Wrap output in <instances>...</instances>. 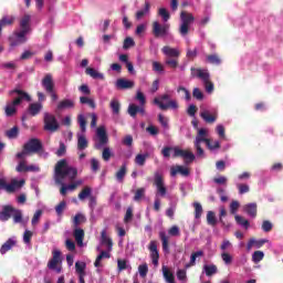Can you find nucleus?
Masks as SVG:
<instances>
[{"instance_id": "obj_1", "label": "nucleus", "mask_w": 283, "mask_h": 283, "mask_svg": "<svg viewBox=\"0 0 283 283\" xmlns=\"http://www.w3.org/2000/svg\"><path fill=\"white\" fill-rule=\"evenodd\" d=\"M78 176V170L74 167L67 166V160L61 159L55 165V182L62 185L60 189L61 196H67V186L63 182L65 178L69 180H74Z\"/></svg>"}, {"instance_id": "obj_2", "label": "nucleus", "mask_w": 283, "mask_h": 283, "mask_svg": "<svg viewBox=\"0 0 283 283\" xmlns=\"http://www.w3.org/2000/svg\"><path fill=\"white\" fill-rule=\"evenodd\" d=\"M171 151H174L172 158H185L186 163H193L196 160V155L190 150H182L178 147L166 146L161 149V155L164 158H170Z\"/></svg>"}, {"instance_id": "obj_3", "label": "nucleus", "mask_w": 283, "mask_h": 283, "mask_svg": "<svg viewBox=\"0 0 283 283\" xmlns=\"http://www.w3.org/2000/svg\"><path fill=\"white\" fill-rule=\"evenodd\" d=\"M190 76L192 78H200V81H202L206 92H208V94H211V92H213V82H211V74L209 73V70L191 67Z\"/></svg>"}, {"instance_id": "obj_4", "label": "nucleus", "mask_w": 283, "mask_h": 283, "mask_svg": "<svg viewBox=\"0 0 283 283\" xmlns=\"http://www.w3.org/2000/svg\"><path fill=\"white\" fill-rule=\"evenodd\" d=\"M154 104L159 107L163 112H167V109H178V101L171 99V95L165 93L159 97L154 98Z\"/></svg>"}, {"instance_id": "obj_5", "label": "nucleus", "mask_w": 283, "mask_h": 283, "mask_svg": "<svg viewBox=\"0 0 283 283\" xmlns=\"http://www.w3.org/2000/svg\"><path fill=\"white\" fill-rule=\"evenodd\" d=\"M23 185H25L24 179H21V180L12 179L11 182L8 184L6 178L0 177V189H4L7 193H14V191H17V189H21Z\"/></svg>"}, {"instance_id": "obj_6", "label": "nucleus", "mask_w": 283, "mask_h": 283, "mask_svg": "<svg viewBox=\"0 0 283 283\" xmlns=\"http://www.w3.org/2000/svg\"><path fill=\"white\" fill-rule=\"evenodd\" d=\"M180 20H181V25L179 28V32L181 36H187V34H189V24L193 23V21H196V18L193 17V14L187 11H181Z\"/></svg>"}, {"instance_id": "obj_7", "label": "nucleus", "mask_w": 283, "mask_h": 283, "mask_svg": "<svg viewBox=\"0 0 283 283\" xmlns=\"http://www.w3.org/2000/svg\"><path fill=\"white\" fill-rule=\"evenodd\" d=\"M43 123L44 132H51L52 134H54V132H59V120H56V116H54L53 114L44 113Z\"/></svg>"}, {"instance_id": "obj_8", "label": "nucleus", "mask_w": 283, "mask_h": 283, "mask_svg": "<svg viewBox=\"0 0 283 283\" xmlns=\"http://www.w3.org/2000/svg\"><path fill=\"white\" fill-rule=\"evenodd\" d=\"M171 25L169 23L160 24L158 21L153 22V34L155 39H163L169 35V29Z\"/></svg>"}, {"instance_id": "obj_9", "label": "nucleus", "mask_w": 283, "mask_h": 283, "mask_svg": "<svg viewBox=\"0 0 283 283\" xmlns=\"http://www.w3.org/2000/svg\"><path fill=\"white\" fill-rule=\"evenodd\" d=\"M154 185L157 187V193L165 198L167 196V187H165V177L160 170L154 172Z\"/></svg>"}, {"instance_id": "obj_10", "label": "nucleus", "mask_w": 283, "mask_h": 283, "mask_svg": "<svg viewBox=\"0 0 283 283\" xmlns=\"http://www.w3.org/2000/svg\"><path fill=\"white\" fill-rule=\"evenodd\" d=\"M14 94H17V97L11 102V105H19L20 103H23V101H27V103L32 101L30 94L23 90L14 88L9 92V96H14Z\"/></svg>"}, {"instance_id": "obj_11", "label": "nucleus", "mask_w": 283, "mask_h": 283, "mask_svg": "<svg viewBox=\"0 0 283 283\" xmlns=\"http://www.w3.org/2000/svg\"><path fill=\"white\" fill-rule=\"evenodd\" d=\"M31 22H32V17L30 14H24L20 19V22H19L20 31H17L20 36H23V34L28 36V34L32 32V27L30 25Z\"/></svg>"}, {"instance_id": "obj_12", "label": "nucleus", "mask_w": 283, "mask_h": 283, "mask_svg": "<svg viewBox=\"0 0 283 283\" xmlns=\"http://www.w3.org/2000/svg\"><path fill=\"white\" fill-rule=\"evenodd\" d=\"M23 148L29 154H39V151H43V143L39 138H31L23 145Z\"/></svg>"}, {"instance_id": "obj_13", "label": "nucleus", "mask_w": 283, "mask_h": 283, "mask_svg": "<svg viewBox=\"0 0 283 283\" xmlns=\"http://www.w3.org/2000/svg\"><path fill=\"white\" fill-rule=\"evenodd\" d=\"M96 136H97L98 142L94 144L95 149H101L102 147H105V145H107V143H109V137L107 136V130L103 126H99L96 129Z\"/></svg>"}, {"instance_id": "obj_14", "label": "nucleus", "mask_w": 283, "mask_h": 283, "mask_svg": "<svg viewBox=\"0 0 283 283\" xmlns=\"http://www.w3.org/2000/svg\"><path fill=\"white\" fill-rule=\"evenodd\" d=\"M52 259L48 263V269L51 271H57V273H61V269H57L59 262H61V251L60 250H53L52 252Z\"/></svg>"}, {"instance_id": "obj_15", "label": "nucleus", "mask_w": 283, "mask_h": 283, "mask_svg": "<svg viewBox=\"0 0 283 283\" xmlns=\"http://www.w3.org/2000/svg\"><path fill=\"white\" fill-rule=\"evenodd\" d=\"M28 41V38L23 34L20 35L18 31L13 32V36L9 38L10 48H17L19 45H23Z\"/></svg>"}, {"instance_id": "obj_16", "label": "nucleus", "mask_w": 283, "mask_h": 283, "mask_svg": "<svg viewBox=\"0 0 283 283\" xmlns=\"http://www.w3.org/2000/svg\"><path fill=\"white\" fill-rule=\"evenodd\" d=\"M148 249L150 251L153 264L158 266V260H160V254L158 253V243L156 241H150Z\"/></svg>"}, {"instance_id": "obj_17", "label": "nucleus", "mask_w": 283, "mask_h": 283, "mask_svg": "<svg viewBox=\"0 0 283 283\" xmlns=\"http://www.w3.org/2000/svg\"><path fill=\"white\" fill-rule=\"evenodd\" d=\"M14 212V207L7 205L2 207V211H0V221L8 222L12 218V213Z\"/></svg>"}, {"instance_id": "obj_18", "label": "nucleus", "mask_w": 283, "mask_h": 283, "mask_svg": "<svg viewBox=\"0 0 283 283\" xmlns=\"http://www.w3.org/2000/svg\"><path fill=\"white\" fill-rule=\"evenodd\" d=\"M163 54L166 59H180V50L174 49L169 45H166L161 49Z\"/></svg>"}, {"instance_id": "obj_19", "label": "nucleus", "mask_w": 283, "mask_h": 283, "mask_svg": "<svg viewBox=\"0 0 283 283\" xmlns=\"http://www.w3.org/2000/svg\"><path fill=\"white\" fill-rule=\"evenodd\" d=\"M200 117L205 120V123H208L209 125H213L216 120H218V112H214L211 114L209 111H202L200 113Z\"/></svg>"}, {"instance_id": "obj_20", "label": "nucleus", "mask_w": 283, "mask_h": 283, "mask_svg": "<svg viewBox=\"0 0 283 283\" xmlns=\"http://www.w3.org/2000/svg\"><path fill=\"white\" fill-rule=\"evenodd\" d=\"M15 171H18V174H23L28 171H39V167L34 165L28 166L25 165V160H21L19 165L15 167Z\"/></svg>"}, {"instance_id": "obj_21", "label": "nucleus", "mask_w": 283, "mask_h": 283, "mask_svg": "<svg viewBox=\"0 0 283 283\" xmlns=\"http://www.w3.org/2000/svg\"><path fill=\"white\" fill-rule=\"evenodd\" d=\"M42 87H44L48 94H52V92H54V80H52L50 74H46L42 80Z\"/></svg>"}, {"instance_id": "obj_22", "label": "nucleus", "mask_w": 283, "mask_h": 283, "mask_svg": "<svg viewBox=\"0 0 283 283\" xmlns=\"http://www.w3.org/2000/svg\"><path fill=\"white\" fill-rule=\"evenodd\" d=\"M209 138H207V129L200 128L198 130V134L195 139V146L202 145V143H206V145H209Z\"/></svg>"}, {"instance_id": "obj_23", "label": "nucleus", "mask_w": 283, "mask_h": 283, "mask_svg": "<svg viewBox=\"0 0 283 283\" xmlns=\"http://www.w3.org/2000/svg\"><path fill=\"white\" fill-rule=\"evenodd\" d=\"M134 81L126 80V78H118L116 81V87L117 90H132L134 88Z\"/></svg>"}, {"instance_id": "obj_24", "label": "nucleus", "mask_w": 283, "mask_h": 283, "mask_svg": "<svg viewBox=\"0 0 283 283\" xmlns=\"http://www.w3.org/2000/svg\"><path fill=\"white\" fill-rule=\"evenodd\" d=\"M180 174L181 176H189V168H185L184 166H174L170 168V176L175 177Z\"/></svg>"}, {"instance_id": "obj_25", "label": "nucleus", "mask_w": 283, "mask_h": 283, "mask_svg": "<svg viewBox=\"0 0 283 283\" xmlns=\"http://www.w3.org/2000/svg\"><path fill=\"white\" fill-rule=\"evenodd\" d=\"M73 235L75 238V242L80 247H83V240H85V230H83L81 228H75L73 231Z\"/></svg>"}, {"instance_id": "obj_26", "label": "nucleus", "mask_w": 283, "mask_h": 283, "mask_svg": "<svg viewBox=\"0 0 283 283\" xmlns=\"http://www.w3.org/2000/svg\"><path fill=\"white\" fill-rule=\"evenodd\" d=\"M150 10H151V4L149 3V1H146L144 4V9L136 12L135 19L137 21H140V19H143V17H147V14H149Z\"/></svg>"}, {"instance_id": "obj_27", "label": "nucleus", "mask_w": 283, "mask_h": 283, "mask_svg": "<svg viewBox=\"0 0 283 283\" xmlns=\"http://www.w3.org/2000/svg\"><path fill=\"white\" fill-rule=\"evenodd\" d=\"M266 244V239H261V240H255V239H250L247 245L248 251H251L253 247L256 249H262Z\"/></svg>"}, {"instance_id": "obj_28", "label": "nucleus", "mask_w": 283, "mask_h": 283, "mask_svg": "<svg viewBox=\"0 0 283 283\" xmlns=\"http://www.w3.org/2000/svg\"><path fill=\"white\" fill-rule=\"evenodd\" d=\"M243 211L248 213L251 218H255L258 216V203H248L243 207Z\"/></svg>"}, {"instance_id": "obj_29", "label": "nucleus", "mask_w": 283, "mask_h": 283, "mask_svg": "<svg viewBox=\"0 0 283 283\" xmlns=\"http://www.w3.org/2000/svg\"><path fill=\"white\" fill-rule=\"evenodd\" d=\"M164 279L167 283H176V276H174V272L169 270L167 266L161 268Z\"/></svg>"}, {"instance_id": "obj_30", "label": "nucleus", "mask_w": 283, "mask_h": 283, "mask_svg": "<svg viewBox=\"0 0 283 283\" xmlns=\"http://www.w3.org/2000/svg\"><path fill=\"white\" fill-rule=\"evenodd\" d=\"M125 176H127V164H123L120 168L115 174L117 182H124Z\"/></svg>"}, {"instance_id": "obj_31", "label": "nucleus", "mask_w": 283, "mask_h": 283, "mask_svg": "<svg viewBox=\"0 0 283 283\" xmlns=\"http://www.w3.org/2000/svg\"><path fill=\"white\" fill-rule=\"evenodd\" d=\"M90 147V142H87V137L85 135H77V149L83 151Z\"/></svg>"}, {"instance_id": "obj_32", "label": "nucleus", "mask_w": 283, "mask_h": 283, "mask_svg": "<svg viewBox=\"0 0 283 283\" xmlns=\"http://www.w3.org/2000/svg\"><path fill=\"white\" fill-rule=\"evenodd\" d=\"M17 245V241H14V239H9L6 243L2 244V247L0 248V253L1 255H6V253H8V251H10L12 249V247Z\"/></svg>"}, {"instance_id": "obj_33", "label": "nucleus", "mask_w": 283, "mask_h": 283, "mask_svg": "<svg viewBox=\"0 0 283 283\" xmlns=\"http://www.w3.org/2000/svg\"><path fill=\"white\" fill-rule=\"evenodd\" d=\"M159 238L161 240L164 253H169V237H167L166 232L161 231L159 232Z\"/></svg>"}, {"instance_id": "obj_34", "label": "nucleus", "mask_w": 283, "mask_h": 283, "mask_svg": "<svg viewBox=\"0 0 283 283\" xmlns=\"http://www.w3.org/2000/svg\"><path fill=\"white\" fill-rule=\"evenodd\" d=\"M85 74H87L92 78H99V81H105V75H103V73H99L95 69L86 67Z\"/></svg>"}, {"instance_id": "obj_35", "label": "nucleus", "mask_w": 283, "mask_h": 283, "mask_svg": "<svg viewBox=\"0 0 283 283\" xmlns=\"http://www.w3.org/2000/svg\"><path fill=\"white\" fill-rule=\"evenodd\" d=\"M85 222H87V218H85L83 213H76L73 218L74 229H77L81 224H85Z\"/></svg>"}, {"instance_id": "obj_36", "label": "nucleus", "mask_w": 283, "mask_h": 283, "mask_svg": "<svg viewBox=\"0 0 283 283\" xmlns=\"http://www.w3.org/2000/svg\"><path fill=\"white\" fill-rule=\"evenodd\" d=\"M149 158V153L145 154H137L135 157V164L139 167H145V163H147V159Z\"/></svg>"}, {"instance_id": "obj_37", "label": "nucleus", "mask_w": 283, "mask_h": 283, "mask_svg": "<svg viewBox=\"0 0 283 283\" xmlns=\"http://www.w3.org/2000/svg\"><path fill=\"white\" fill-rule=\"evenodd\" d=\"M102 244H106L108 247V251H112V247H114V242L109 237H107V231L103 230L101 232Z\"/></svg>"}, {"instance_id": "obj_38", "label": "nucleus", "mask_w": 283, "mask_h": 283, "mask_svg": "<svg viewBox=\"0 0 283 283\" xmlns=\"http://www.w3.org/2000/svg\"><path fill=\"white\" fill-rule=\"evenodd\" d=\"M205 255V252L202 250H199L197 252H193L190 256V261L188 264H186V269H189L190 266H196V259L202 258Z\"/></svg>"}, {"instance_id": "obj_39", "label": "nucleus", "mask_w": 283, "mask_h": 283, "mask_svg": "<svg viewBox=\"0 0 283 283\" xmlns=\"http://www.w3.org/2000/svg\"><path fill=\"white\" fill-rule=\"evenodd\" d=\"M41 109H43V105L40 103H32L29 105V114H31V116H36Z\"/></svg>"}, {"instance_id": "obj_40", "label": "nucleus", "mask_w": 283, "mask_h": 283, "mask_svg": "<svg viewBox=\"0 0 283 283\" xmlns=\"http://www.w3.org/2000/svg\"><path fill=\"white\" fill-rule=\"evenodd\" d=\"M74 107V101L72 99H63L57 104V109H72Z\"/></svg>"}, {"instance_id": "obj_41", "label": "nucleus", "mask_w": 283, "mask_h": 283, "mask_svg": "<svg viewBox=\"0 0 283 283\" xmlns=\"http://www.w3.org/2000/svg\"><path fill=\"white\" fill-rule=\"evenodd\" d=\"M206 61L211 65H220V63H222V60L220 59L219 54L207 55Z\"/></svg>"}, {"instance_id": "obj_42", "label": "nucleus", "mask_w": 283, "mask_h": 283, "mask_svg": "<svg viewBox=\"0 0 283 283\" xmlns=\"http://www.w3.org/2000/svg\"><path fill=\"white\" fill-rule=\"evenodd\" d=\"M193 209H195V218L196 220H200L202 218V213H203V209H202V205L198 201L192 203Z\"/></svg>"}, {"instance_id": "obj_43", "label": "nucleus", "mask_w": 283, "mask_h": 283, "mask_svg": "<svg viewBox=\"0 0 283 283\" xmlns=\"http://www.w3.org/2000/svg\"><path fill=\"white\" fill-rule=\"evenodd\" d=\"M179 57H166L165 65L170 67V70H176L179 65Z\"/></svg>"}, {"instance_id": "obj_44", "label": "nucleus", "mask_w": 283, "mask_h": 283, "mask_svg": "<svg viewBox=\"0 0 283 283\" xmlns=\"http://www.w3.org/2000/svg\"><path fill=\"white\" fill-rule=\"evenodd\" d=\"M203 270L207 277H211V275H216V273H218V266L216 264L203 265Z\"/></svg>"}, {"instance_id": "obj_45", "label": "nucleus", "mask_w": 283, "mask_h": 283, "mask_svg": "<svg viewBox=\"0 0 283 283\" xmlns=\"http://www.w3.org/2000/svg\"><path fill=\"white\" fill-rule=\"evenodd\" d=\"M11 216L13 218L14 224H20V222H23V212H21V210L14 208Z\"/></svg>"}, {"instance_id": "obj_46", "label": "nucleus", "mask_w": 283, "mask_h": 283, "mask_svg": "<svg viewBox=\"0 0 283 283\" xmlns=\"http://www.w3.org/2000/svg\"><path fill=\"white\" fill-rule=\"evenodd\" d=\"M80 103L82 105H88V107H91V109H96V102H94V99H92L87 96L80 97Z\"/></svg>"}, {"instance_id": "obj_47", "label": "nucleus", "mask_w": 283, "mask_h": 283, "mask_svg": "<svg viewBox=\"0 0 283 283\" xmlns=\"http://www.w3.org/2000/svg\"><path fill=\"white\" fill-rule=\"evenodd\" d=\"M109 107L115 116H118V114H120V102H118V99H112Z\"/></svg>"}, {"instance_id": "obj_48", "label": "nucleus", "mask_w": 283, "mask_h": 283, "mask_svg": "<svg viewBox=\"0 0 283 283\" xmlns=\"http://www.w3.org/2000/svg\"><path fill=\"white\" fill-rule=\"evenodd\" d=\"M4 136L10 139H14L19 137V126H13L9 130H6Z\"/></svg>"}, {"instance_id": "obj_49", "label": "nucleus", "mask_w": 283, "mask_h": 283, "mask_svg": "<svg viewBox=\"0 0 283 283\" xmlns=\"http://www.w3.org/2000/svg\"><path fill=\"white\" fill-rule=\"evenodd\" d=\"M92 197V188L86 186L83 190L78 193V200H85V198Z\"/></svg>"}, {"instance_id": "obj_50", "label": "nucleus", "mask_w": 283, "mask_h": 283, "mask_svg": "<svg viewBox=\"0 0 283 283\" xmlns=\"http://www.w3.org/2000/svg\"><path fill=\"white\" fill-rule=\"evenodd\" d=\"M263 260H264V252L260 250L253 252L252 262H254V264H260V262H262Z\"/></svg>"}, {"instance_id": "obj_51", "label": "nucleus", "mask_w": 283, "mask_h": 283, "mask_svg": "<svg viewBox=\"0 0 283 283\" xmlns=\"http://www.w3.org/2000/svg\"><path fill=\"white\" fill-rule=\"evenodd\" d=\"M207 223L210 224V227H216V224H218V219H216V212L208 211Z\"/></svg>"}, {"instance_id": "obj_52", "label": "nucleus", "mask_w": 283, "mask_h": 283, "mask_svg": "<svg viewBox=\"0 0 283 283\" xmlns=\"http://www.w3.org/2000/svg\"><path fill=\"white\" fill-rule=\"evenodd\" d=\"M67 209V202L65 200L61 201L56 207H55V213L61 218L63 216V211Z\"/></svg>"}, {"instance_id": "obj_53", "label": "nucleus", "mask_w": 283, "mask_h": 283, "mask_svg": "<svg viewBox=\"0 0 283 283\" xmlns=\"http://www.w3.org/2000/svg\"><path fill=\"white\" fill-rule=\"evenodd\" d=\"M234 220H235L237 224L244 227V229H249V227H250L249 220L244 219L242 216L237 214L234 217Z\"/></svg>"}, {"instance_id": "obj_54", "label": "nucleus", "mask_w": 283, "mask_h": 283, "mask_svg": "<svg viewBox=\"0 0 283 283\" xmlns=\"http://www.w3.org/2000/svg\"><path fill=\"white\" fill-rule=\"evenodd\" d=\"M133 219H134V208L128 207L124 217L125 224H128V222H132Z\"/></svg>"}, {"instance_id": "obj_55", "label": "nucleus", "mask_w": 283, "mask_h": 283, "mask_svg": "<svg viewBox=\"0 0 283 283\" xmlns=\"http://www.w3.org/2000/svg\"><path fill=\"white\" fill-rule=\"evenodd\" d=\"M86 264H85V262H76L75 263V270H76V273L78 274V275H84V274H86L85 273V269H86Z\"/></svg>"}, {"instance_id": "obj_56", "label": "nucleus", "mask_w": 283, "mask_h": 283, "mask_svg": "<svg viewBox=\"0 0 283 283\" xmlns=\"http://www.w3.org/2000/svg\"><path fill=\"white\" fill-rule=\"evenodd\" d=\"M6 116H14L17 114V105H12V102L4 108Z\"/></svg>"}, {"instance_id": "obj_57", "label": "nucleus", "mask_w": 283, "mask_h": 283, "mask_svg": "<svg viewBox=\"0 0 283 283\" xmlns=\"http://www.w3.org/2000/svg\"><path fill=\"white\" fill-rule=\"evenodd\" d=\"M143 198H145V188H138L135 191L134 201L140 202V200H143Z\"/></svg>"}, {"instance_id": "obj_58", "label": "nucleus", "mask_w": 283, "mask_h": 283, "mask_svg": "<svg viewBox=\"0 0 283 283\" xmlns=\"http://www.w3.org/2000/svg\"><path fill=\"white\" fill-rule=\"evenodd\" d=\"M221 259L224 262V264H227V266L233 263V256L229 254V252H222Z\"/></svg>"}, {"instance_id": "obj_59", "label": "nucleus", "mask_w": 283, "mask_h": 283, "mask_svg": "<svg viewBox=\"0 0 283 283\" xmlns=\"http://www.w3.org/2000/svg\"><path fill=\"white\" fill-rule=\"evenodd\" d=\"M158 14L160 18H163V21H165V23H167V21H169V19H171L169 11H167V9H165V8H160L158 11Z\"/></svg>"}, {"instance_id": "obj_60", "label": "nucleus", "mask_w": 283, "mask_h": 283, "mask_svg": "<svg viewBox=\"0 0 283 283\" xmlns=\"http://www.w3.org/2000/svg\"><path fill=\"white\" fill-rule=\"evenodd\" d=\"M140 277H147V273H149V266L147 263L140 264L138 266Z\"/></svg>"}, {"instance_id": "obj_61", "label": "nucleus", "mask_w": 283, "mask_h": 283, "mask_svg": "<svg viewBox=\"0 0 283 283\" xmlns=\"http://www.w3.org/2000/svg\"><path fill=\"white\" fill-rule=\"evenodd\" d=\"M153 72H157L158 74H163L165 72V66L160 62H153Z\"/></svg>"}, {"instance_id": "obj_62", "label": "nucleus", "mask_w": 283, "mask_h": 283, "mask_svg": "<svg viewBox=\"0 0 283 283\" xmlns=\"http://www.w3.org/2000/svg\"><path fill=\"white\" fill-rule=\"evenodd\" d=\"M34 233L30 230H25L23 233V242L24 244H30L32 242V237Z\"/></svg>"}, {"instance_id": "obj_63", "label": "nucleus", "mask_w": 283, "mask_h": 283, "mask_svg": "<svg viewBox=\"0 0 283 283\" xmlns=\"http://www.w3.org/2000/svg\"><path fill=\"white\" fill-rule=\"evenodd\" d=\"M192 96L197 101H202L205 98V93H202V91H200V88L195 87L192 91Z\"/></svg>"}, {"instance_id": "obj_64", "label": "nucleus", "mask_w": 283, "mask_h": 283, "mask_svg": "<svg viewBox=\"0 0 283 283\" xmlns=\"http://www.w3.org/2000/svg\"><path fill=\"white\" fill-rule=\"evenodd\" d=\"M138 105L136 104H130L128 106V114L132 116V118H136V114H138Z\"/></svg>"}]
</instances>
